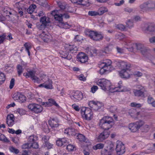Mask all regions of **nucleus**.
Here are the masks:
<instances>
[{
	"mask_svg": "<svg viewBox=\"0 0 155 155\" xmlns=\"http://www.w3.org/2000/svg\"><path fill=\"white\" fill-rule=\"evenodd\" d=\"M133 46L137 50L141 51L142 54L147 51V49L145 47L144 45L141 43H134Z\"/></svg>",
	"mask_w": 155,
	"mask_h": 155,
	"instance_id": "nucleus-19",
	"label": "nucleus"
},
{
	"mask_svg": "<svg viewBox=\"0 0 155 155\" xmlns=\"http://www.w3.org/2000/svg\"><path fill=\"white\" fill-rule=\"evenodd\" d=\"M128 113L131 117L135 119H137L140 114V112L137 111L136 110L134 109L130 110Z\"/></svg>",
	"mask_w": 155,
	"mask_h": 155,
	"instance_id": "nucleus-23",
	"label": "nucleus"
},
{
	"mask_svg": "<svg viewBox=\"0 0 155 155\" xmlns=\"http://www.w3.org/2000/svg\"><path fill=\"white\" fill-rule=\"evenodd\" d=\"M85 32L87 36L95 41H101L104 38L103 35L101 32H98L94 31L87 30Z\"/></svg>",
	"mask_w": 155,
	"mask_h": 155,
	"instance_id": "nucleus-4",
	"label": "nucleus"
},
{
	"mask_svg": "<svg viewBox=\"0 0 155 155\" xmlns=\"http://www.w3.org/2000/svg\"><path fill=\"white\" fill-rule=\"evenodd\" d=\"M104 147V144L102 143H99L97 144L95 146L93 147L94 150L101 149H102Z\"/></svg>",
	"mask_w": 155,
	"mask_h": 155,
	"instance_id": "nucleus-37",
	"label": "nucleus"
},
{
	"mask_svg": "<svg viewBox=\"0 0 155 155\" xmlns=\"http://www.w3.org/2000/svg\"><path fill=\"white\" fill-rule=\"evenodd\" d=\"M155 101L154 100L153 98L151 96H149L147 98V102L149 104H151L152 106H153V103Z\"/></svg>",
	"mask_w": 155,
	"mask_h": 155,
	"instance_id": "nucleus-52",
	"label": "nucleus"
},
{
	"mask_svg": "<svg viewBox=\"0 0 155 155\" xmlns=\"http://www.w3.org/2000/svg\"><path fill=\"white\" fill-rule=\"evenodd\" d=\"M58 6L61 9V10L64 12H67V9L65 7L66 4L64 3H62L61 2H59L58 3Z\"/></svg>",
	"mask_w": 155,
	"mask_h": 155,
	"instance_id": "nucleus-31",
	"label": "nucleus"
},
{
	"mask_svg": "<svg viewBox=\"0 0 155 155\" xmlns=\"http://www.w3.org/2000/svg\"><path fill=\"white\" fill-rule=\"evenodd\" d=\"M31 147V143H27L23 144L22 147L23 149H29Z\"/></svg>",
	"mask_w": 155,
	"mask_h": 155,
	"instance_id": "nucleus-48",
	"label": "nucleus"
},
{
	"mask_svg": "<svg viewBox=\"0 0 155 155\" xmlns=\"http://www.w3.org/2000/svg\"><path fill=\"white\" fill-rule=\"evenodd\" d=\"M13 98L15 100L22 103L25 101V97L21 93L18 92L13 95Z\"/></svg>",
	"mask_w": 155,
	"mask_h": 155,
	"instance_id": "nucleus-13",
	"label": "nucleus"
},
{
	"mask_svg": "<svg viewBox=\"0 0 155 155\" xmlns=\"http://www.w3.org/2000/svg\"><path fill=\"white\" fill-rule=\"evenodd\" d=\"M117 38L120 40L124 38V35L122 33H119L117 35Z\"/></svg>",
	"mask_w": 155,
	"mask_h": 155,
	"instance_id": "nucleus-63",
	"label": "nucleus"
},
{
	"mask_svg": "<svg viewBox=\"0 0 155 155\" xmlns=\"http://www.w3.org/2000/svg\"><path fill=\"white\" fill-rule=\"evenodd\" d=\"M60 17H61L62 18L61 22H62L63 18H65L67 19L69 18L70 16L67 13H64L62 14H60Z\"/></svg>",
	"mask_w": 155,
	"mask_h": 155,
	"instance_id": "nucleus-50",
	"label": "nucleus"
},
{
	"mask_svg": "<svg viewBox=\"0 0 155 155\" xmlns=\"http://www.w3.org/2000/svg\"><path fill=\"white\" fill-rule=\"evenodd\" d=\"M0 140L4 142H8L9 140L3 134L0 135Z\"/></svg>",
	"mask_w": 155,
	"mask_h": 155,
	"instance_id": "nucleus-44",
	"label": "nucleus"
},
{
	"mask_svg": "<svg viewBox=\"0 0 155 155\" xmlns=\"http://www.w3.org/2000/svg\"><path fill=\"white\" fill-rule=\"evenodd\" d=\"M81 112L83 117L87 120H90L93 118V113L91 110L88 108L82 107Z\"/></svg>",
	"mask_w": 155,
	"mask_h": 155,
	"instance_id": "nucleus-9",
	"label": "nucleus"
},
{
	"mask_svg": "<svg viewBox=\"0 0 155 155\" xmlns=\"http://www.w3.org/2000/svg\"><path fill=\"white\" fill-rule=\"evenodd\" d=\"M42 105L45 107L51 106L52 105H54L57 107H59L58 104L52 98L49 99L48 102H42Z\"/></svg>",
	"mask_w": 155,
	"mask_h": 155,
	"instance_id": "nucleus-15",
	"label": "nucleus"
},
{
	"mask_svg": "<svg viewBox=\"0 0 155 155\" xmlns=\"http://www.w3.org/2000/svg\"><path fill=\"white\" fill-rule=\"evenodd\" d=\"M135 123L139 129L141 126H143L144 124V121L140 120L138 121H137L135 122Z\"/></svg>",
	"mask_w": 155,
	"mask_h": 155,
	"instance_id": "nucleus-39",
	"label": "nucleus"
},
{
	"mask_svg": "<svg viewBox=\"0 0 155 155\" xmlns=\"http://www.w3.org/2000/svg\"><path fill=\"white\" fill-rule=\"evenodd\" d=\"M116 27L117 29L122 31H126L125 26L122 24H119L117 25L116 26Z\"/></svg>",
	"mask_w": 155,
	"mask_h": 155,
	"instance_id": "nucleus-41",
	"label": "nucleus"
},
{
	"mask_svg": "<svg viewBox=\"0 0 155 155\" xmlns=\"http://www.w3.org/2000/svg\"><path fill=\"white\" fill-rule=\"evenodd\" d=\"M78 61L82 63H85L88 60V57L84 53L81 52L79 53L77 56Z\"/></svg>",
	"mask_w": 155,
	"mask_h": 155,
	"instance_id": "nucleus-18",
	"label": "nucleus"
},
{
	"mask_svg": "<svg viewBox=\"0 0 155 155\" xmlns=\"http://www.w3.org/2000/svg\"><path fill=\"white\" fill-rule=\"evenodd\" d=\"M111 61L109 59H107L101 62L99 64V67L101 68L100 72L101 74H103L106 72L110 71Z\"/></svg>",
	"mask_w": 155,
	"mask_h": 155,
	"instance_id": "nucleus-5",
	"label": "nucleus"
},
{
	"mask_svg": "<svg viewBox=\"0 0 155 155\" xmlns=\"http://www.w3.org/2000/svg\"><path fill=\"white\" fill-rule=\"evenodd\" d=\"M71 99L74 101H78L81 100L83 98L82 93L79 91L75 92L71 97Z\"/></svg>",
	"mask_w": 155,
	"mask_h": 155,
	"instance_id": "nucleus-12",
	"label": "nucleus"
},
{
	"mask_svg": "<svg viewBox=\"0 0 155 155\" xmlns=\"http://www.w3.org/2000/svg\"><path fill=\"white\" fill-rule=\"evenodd\" d=\"M39 81L40 83H43L39 85V87H45L47 89H52V82L46 75L41 73L39 74Z\"/></svg>",
	"mask_w": 155,
	"mask_h": 155,
	"instance_id": "nucleus-3",
	"label": "nucleus"
},
{
	"mask_svg": "<svg viewBox=\"0 0 155 155\" xmlns=\"http://www.w3.org/2000/svg\"><path fill=\"white\" fill-rule=\"evenodd\" d=\"M58 11L55 10L52 11L51 13V14L54 16L55 20L58 21L55 22L54 24L61 28L67 29L70 28L71 26V25H69L67 23L61 22L62 18L60 17V14H58Z\"/></svg>",
	"mask_w": 155,
	"mask_h": 155,
	"instance_id": "nucleus-2",
	"label": "nucleus"
},
{
	"mask_svg": "<svg viewBox=\"0 0 155 155\" xmlns=\"http://www.w3.org/2000/svg\"><path fill=\"white\" fill-rule=\"evenodd\" d=\"M129 127L130 130L133 132H136L138 130L135 123L130 124Z\"/></svg>",
	"mask_w": 155,
	"mask_h": 155,
	"instance_id": "nucleus-29",
	"label": "nucleus"
},
{
	"mask_svg": "<svg viewBox=\"0 0 155 155\" xmlns=\"http://www.w3.org/2000/svg\"><path fill=\"white\" fill-rule=\"evenodd\" d=\"M116 150L117 153L119 155L122 154L125 151V147L124 145L120 141H117Z\"/></svg>",
	"mask_w": 155,
	"mask_h": 155,
	"instance_id": "nucleus-10",
	"label": "nucleus"
},
{
	"mask_svg": "<svg viewBox=\"0 0 155 155\" xmlns=\"http://www.w3.org/2000/svg\"><path fill=\"white\" fill-rule=\"evenodd\" d=\"M147 11L148 12H152L155 10V2L149 1L147 2Z\"/></svg>",
	"mask_w": 155,
	"mask_h": 155,
	"instance_id": "nucleus-16",
	"label": "nucleus"
},
{
	"mask_svg": "<svg viewBox=\"0 0 155 155\" xmlns=\"http://www.w3.org/2000/svg\"><path fill=\"white\" fill-rule=\"evenodd\" d=\"M41 33L39 35V38H41L44 42H47L48 41L49 36L47 35L46 32L42 30L39 31V33Z\"/></svg>",
	"mask_w": 155,
	"mask_h": 155,
	"instance_id": "nucleus-25",
	"label": "nucleus"
},
{
	"mask_svg": "<svg viewBox=\"0 0 155 155\" xmlns=\"http://www.w3.org/2000/svg\"><path fill=\"white\" fill-rule=\"evenodd\" d=\"M6 79L5 74L2 72H0V85L4 83Z\"/></svg>",
	"mask_w": 155,
	"mask_h": 155,
	"instance_id": "nucleus-35",
	"label": "nucleus"
},
{
	"mask_svg": "<svg viewBox=\"0 0 155 155\" xmlns=\"http://www.w3.org/2000/svg\"><path fill=\"white\" fill-rule=\"evenodd\" d=\"M38 138L36 136H31L28 138L29 143H32L37 140Z\"/></svg>",
	"mask_w": 155,
	"mask_h": 155,
	"instance_id": "nucleus-38",
	"label": "nucleus"
},
{
	"mask_svg": "<svg viewBox=\"0 0 155 155\" xmlns=\"http://www.w3.org/2000/svg\"><path fill=\"white\" fill-rule=\"evenodd\" d=\"M96 84L100 86L101 88L105 91H108L110 89L111 83L110 81L104 78L99 80L96 82Z\"/></svg>",
	"mask_w": 155,
	"mask_h": 155,
	"instance_id": "nucleus-7",
	"label": "nucleus"
},
{
	"mask_svg": "<svg viewBox=\"0 0 155 155\" xmlns=\"http://www.w3.org/2000/svg\"><path fill=\"white\" fill-rule=\"evenodd\" d=\"M120 89L121 92L128 91H130V89L124 86H123L122 85H120Z\"/></svg>",
	"mask_w": 155,
	"mask_h": 155,
	"instance_id": "nucleus-57",
	"label": "nucleus"
},
{
	"mask_svg": "<svg viewBox=\"0 0 155 155\" xmlns=\"http://www.w3.org/2000/svg\"><path fill=\"white\" fill-rule=\"evenodd\" d=\"M24 46L26 48V51L29 50L31 48V44L28 43H26Z\"/></svg>",
	"mask_w": 155,
	"mask_h": 155,
	"instance_id": "nucleus-59",
	"label": "nucleus"
},
{
	"mask_svg": "<svg viewBox=\"0 0 155 155\" xmlns=\"http://www.w3.org/2000/svg\"><path fill=\"white\" fill-rule=\"evenodd\" d=\"M76 134H77L75 133V130L73 128H69V135L75 136Z\"/></svg>",
	"mask_w": 155,
	"mask_h": 155,
	"instance_id": "nucleus-54",
	"label": "nucleus"
},
{
	"mask_svg": "<svg viewBox=\"0 0 155 155\" xmlns=\"http://www.w3.org/2000/svg\"><path fill=\"white\" fill-rule=\"evenodd\" d=\"M131 106L133 107L139 108L141 107L142 105L139 103H137L135 102H133L131 103Z\"/></svg>",
	"mask_w": 155,
	"mask_h": 155,
	"instance_id": "nucleus-56",
	"label": "nucleus"
},
{
	"mask_svg": "<svg viewBox=\"0 0 155 155\" xmlns=\"http://www.w3.org/2000/svg\"><path fill=\"white\" fill-rule=\"evenodd\" d=\"M107 9L104 7H101L98 10V15H101L106 12H108Z\"/></svg>",
	"mask_w": 155,
	"mask_h": 155,
	"instance_id": "nucleus-32",
	"label": "nucleus"
},
{
	"mask_svg": "<svg viewBox=\"0 0 155 155\" xmlns=\"http://www.w3.org/2000/svg\"><path fill=\"white\" fill-rule=\"evenodd\" d=\"M106 143L107 146L106 148L102 151V155H112L114 150V145L113 142L108 140L106 142Z\"/></svg>",
	"mask_w": 155,
	"mask_h": 155,
	"instance_id": "nucleus-8",
	"label": "nucleus"
},
{
	"mask_svg": "<svg viewBox=\"0 0 155 155\" xmlns=\"http://www.w3.org/2000/svg\"><path fill=\"white\" fill-rule=\"evenodd\" d=\"M118 64L120 68L122 69H129L131 65L130 64L124 61H120L118 62Z\"/></svg>",
	"mask_w": 155,
	"mask_h": 155,
	"instance_id": "nucleus-24",
	"label": "nucleus"
},
{
	"mask_svg": "<svg viewBox=\"0 0 155 155\" xmlns=\"http://www.w3.org/2000/svg\"><path fill=\"white\" fill-rule=\"evenodd\" d=\"M26 77H30L32 80H34L35 82H38V78L37 76H36V73L35 71H28V73H26L25 75Z\"/></svg>",
	"mask_w": 155,
	"mask_h": 155,
	"instance_id": "nucleus-21",
	"label": "nucleus"
},
{
	"mask_svg": "<svg viewBox=\"0 0 155 155\" xmlns=\"http://www.w3.org/2000/svg\"><path fill=\"white\" fill-rule=\"evenodd\" d=\"M58 120L56 117H50L48 120L49 125L52 128L57 127L59 126Z\"/></svg>",
	"mask_w": 155,
	"mask_h": 155,
	"instance_id": "nucleus-14",
	"label": "nucleus"
},
{
	"mask_svg": "<svg viewBox=\"0 0 155 155\" xmlns=\"http://www.w3.org/2000/svg\"><path fill=\"white\" fill-rule=\"evenodd\" d=\"M77 50V47L66 44L64 45L63 50L60 51V53L62 58L69 60L72 58V56L69 53H75Z\"/></svg>",
	"mask_w": 155,
	"mask_h": 155,
	"instance_id": "nucleus-1",
	"label": "nucleus"
},
{
	"mask_svg": "<svg viewBox=\"0 0 155 155\" xmlns=\"http://www.w3.org/2000/svg\"><path fill=\"white\" fill-rule=\"evenodd\" d=\"M120 89V85L115 87H113L112 86L110 87V89L109 90L110 92H121Z\"/></svg>",
	"mask_w": 155,
	"mask_h": 155,
	"instance_id": "nucleus-33",
	"label": "nucleus"
},
{
	"mask_svg": "<svg viewBox=\"0 0 155 155\" xmlns=\"http://www.w3.org/2000/svg\"><path fill=\"white\" fill-rule=\"evenodd\" d=\"M49 137V136L46 135L43 136L42 137L41 141L43 143V144L46 143L48 141Z\"/></svg>",
	"mask_w": 155,
	"mask_h": 155,
	"instance_id": "nucleus-42",
	"label": "nucleus"
},
{
	"mask_svg": "<svg viewBox=\"0 0 155 155\" xmlns=\"http://www.w3.org/2000/svg\"><path fill=\"white\" fill-rule=\"evenodd\" d=\"M145 91L137 90L136 89H134L133 92L134 95L136 96L143 97L144 96V93Z\"/></svg>",
	"mask_w": 155,
	"mask_h": 155,
	"instance_id": "nucleus-27",
	"label": "nucleus"
},
{
	"mask_svg": "<svg viewBox=\"0 0 155 155\" xmlns=\"http://www.w3.org/2000/svg\"><path fill=\"white\" fill-rule=\"evenodd\" d=\"M93 104V107H94L95 110H98L99 109H100L103 106V104L100 103L99 102H95L94 101H91L89 102V104Z\"/></svg>",
	"mask_w": 155,
	"mask_h": 155,
	"instance_id": "nucleus-26",
	"label": "nucleus"
},
{
	"mask_svg": "<svg viewBox=\"0 0 155 155\" xmlns=\"http://www.w3.org/2000/svg\"><path fill=\"white\" fill-rule=\"evenodd\" d=\"M112 46L110 45H108L105 47L103 51L106 53H107L112 50Z\"/></svg>",
	"mask_w": 155,
	"mask_h": 155,
	"instance_id": "nucleus-46",
	"label": "nucleus"
},
{
	"mask_svg": "<svg viewBox=\"0 0 155 155\" xmlns=\"http://www.w3.org/2000/svg\"><path fill=\"white\" fill-rule=\"evenodd\" d=\"M9 150L11 152L15 153V154H17L19 152V150L18 149H16L13 147H10Z\"/></svg>",
	"mask_w": 155,
	"mask_h": 155,
	"instance_id": "nucleus-53",
	"label": "nucleus"
},
{
	"mask_svg": "<svg viewBox=\"0 0 155 155\" xmlns=\"http://www.w3.org/2000/svg\"><path fill=\"white\" fill-rule=\"evenodd\" d=\"M28 108L31 110L36 114L39 113V105L35 103L30 104L28 106Z\"/></svg>",
	"mask_w": 155,
	"mask_h": 155,
	"instance_id": "nucleus-20",
	"label": "nucleus"
},
{
	"mask_svg": "<svg viewBox=\"0 0 155 155\" xmlns=\"http://www.w3.org/2000/svg\"><path fill=\"white\" fill-rule=\"evenodd\" d=\"M147 2L143 3V4H141L140 6V8L142 10H143L145 8H146V9L147 10Z\"/></svg>",
	"mask_w": 155,
	"mask_h": 155,
	"instance_id": "nucleus-62",
	"label": "nucleus"
},
{
	"mask_svg": "<svg viewBox=\"0 0 155 155\" xmlns=\"http://www.w3.org/2000/svg\"><path fill=\"white\" fill-rule=\"evenodd\" d=\"M41 129L45 133H48L50 131V129L48 128V126L45 122H42L41 124Z\"/></svg>",
	"mask_w": 155,
	"mask_h": 155,
	"instance_id": "nucleus-28",
	"label": "nucleus"
},
{
	"mask_svg": "<svg viewBox=\"0 0 155 155\" xmlns=\"http://www.w3.org/2000/svg\"><path fill=\"white\" fill-rule=\"evenodd\" d=\"M75 146L72 144H70L67 145L66 149L69 151L74 150L75 148Z\"/></svg>",
	"mask_w": 155,
	"mask_h": 155,
	"instance_id": "nucleus-49",
	"label": "nucleus"
},
{
	"mask_svg": "<svg viewBox=\"0 0 155 155\" xmlns=\"http://www.w3.org/2000/svg\"><path fill=\"white\" fill-rule=\"evenodd\" d=\"M14 123V120H10L7 119V124L8 126L11 127L12 126Z\"/></svg>",
	"mask_w": 155,
	"mask_h": 155,
	"instance_id": "nucleus-58",
	"label": "nucleus"
},
{
	"mask_svg": "<svg viewBox=\"0 0 155 155\" xmlns=\"http://www.w3.org/2000/svg\"><path fill=\"white\" fill-rule=\"evenodd\" d=\"M16 68L18 75L20 76L23 73L24 69L22 66L20 64H18L17 65Z\"/></svg>",
	"mask_w": 155,
	"mask_h": 155,
	"instance_id": "nucleus-34",
	"label": "nucleus"
},
{
	"mask_svg": "<svg viewBox=\"0 0 155 155\" xmlns=\"http://www.w3.org/2000/svg\"><path fill=\"white\" fill-rule=\"evenodd\" d=\"M147 29L150 32L153 31L155 30V25L152 24H150L148 26Z\"/></svg>",
	"mask_w": 155,
	"mask_h": 155,
	"instance_id": "nucleus-36",
	"label": "nucleus"
},
{
	"mask_svg": "<svg viewBox=\"0 0 155 155\" xmlns=\"http://www.w3.org/2000/svg\"><path fill=\"white\" fill-rule=\"evenodd\" d=\"M39 5L45 7L46 6L47 2L46 0H39Z\"/></svg>",
	"mask_w": 155,
	"mask_h": 155,
	"instance_id": "nucleus-60",
	"label": "nucleus"
},
{
	"mask_svg": "<svg viewBox=\"0 0 155 155\" xmlns=\"http://www.w3.org/2000/svg\"><path fill=\"white\" fill-rule=\"evenodd\" d=\"M15 80L14 78H12L11 80L9 85V88L10 89H12L13 87L15 84Z\"/></svg>",
	"mask_w": 155,
	"mask_h": 155,
	"instance_id": "nucleus-61",
	"label": "nucleus"
},
{
	"mask_svg": "<svg viewBox=\"0 0 155 155\" xmlns=\"http://www.w3.org/2000/svg\"><path fill=\"white\" fill-rule=\"evenodd\" d=\"M36 6L35 5H32L30 6L29 8L28 9L27 12L30 14L32 13H36V12H35V10L36 8Z\"/></svg>",
	"mask_w": 155,
	"mask_h": 155,
	"instance_id": "nucleus-30",
	"label": "nucleus"
},
{
	"mask_svg": "<svg viewBox=\"0 0 155 155\" xmlns=\"http://www.w3.org/2000/svg\"><path fill=\"white\" fill-rule=\"evenodd\" d=\"M110 134L109 131H107L104 130L103 131L100 133L97 138V140L98 142H102L107 138Z\"/></svg>",
	"mask_w": 155,
	"mask_h": 155,
	"instance_id": "nucleus-11",
	"label": "nucleus"
},
{
	"mask_svg": "<svg viewBox=\"0 0 155 155\" xmlns=\"http://www.w3.org/2000/svg\"><path fill=\"white\" fill-rule=\"evenodd\" d=\"M130 71L128 69H122L120 72V75L122 78H127L130 77Z\"/></svg>",
	"mask_w": 155,
	"mask_h": 155,
	"instance_id": "nucleus-22",
	"label": "nucleus"
},
{
	"mask_svg": "<svg viewBox=\"0 0 155 155\" xmlns=\"http://www.w3.org/2000/svg\"><path fill=\"white\" fill-rule=\"evenodd\" d=\"M5 37L6 36L5 35L3 34L0 35V44L3 43Z\"/></svg>",
	"mask_w": 155,
	"mask_h": 155,
	"instance_id": "nucleus-64",
	"label": "nucleus"
},
{
	"mask_svg": "<svg viewBox=\"0 0 155 155\" xmlns=\"http://www.w3.org/2000/svg\"><path fill=\"white\" fill-rule=\"evenodd\" d=\"M61 139L62 143V146L64 147L67 145L68 143L67 139L66 138H63Z\"/></svg>",
	"mask_w": 155,
	"mask_h": 155,
	"instance_id": "nucleus-55",
	"label": "nucleus"
},
{
	"mask_svg": "<svg viewBox=\"0 0 155 155\" xmlns=\"http://www.w3.org/2000/svg\"><path fill=\"white\" fill-rule=\"evenodd\" d=\"M127 26L129 28H131L133 27L134 26V24L133 22L129 20L126 22Z\"/></svg>",
	"mask_w": 155,
	"mask_h": 155,
	"instance_id": "nucleus-51",
	"label": "nucleus"
},
{
	"mask_svg": "<svg viewBox=\"0 0 155 155\" xmlns=\"http://www.w3.org/2000/svg\"><path fill=\"white\" fill-rule=\"evenodd\" d=\"M40 22L41 24V28L43 27L44 28L48 25V23L50 22L49 18L48 17H46L45 15H44L40 18Z\"/></svg>",
	"mask_w": 155,
	"mask_h": 155,
	"instance_id": "nucleus-17",
	"label": "nucleus"
},
{
	"mask_svg": "<svg viewBox=\"0 0 155 155\" xmlns=\"http://www.w3.org/2000/svg\"><path fill=\"white\" fill-rule=\"evenodd\" d=\"M88 15L92 16H95L98 15V12L93 11H90L88 12Z\"/></svg>",
	"mask_w": 155,
	"mask_h": 155,
	"instance_id": "nucleus-43",
	"label": "nucleus"
},
{
	"mask_svg": "<svg viewBox=\"0 0 155 155\" xmlns=\"http://www.w3.org/2000/svg\"><path fill=\"white\" fill-rule=\"evenodd\" d=\"M53 145L50 143L48 141L46 143L43 144L42 146V147H47L48 149H51L52 148Z\"/></svg>",
	"mask_w": 155,
	"mask_h": 155,
	"instance_id": "nucleus-45",
	"label": "nucleus"
},
{
	"mask_svg": "<svg viewBox=\"0 0 155 155\" xmlns=\"http://www.w3.org/2000/svg\"><path fill=\"white\" fill-rule=\"evenodd\" d=\"M107 117H104L102 119L100 120L99 125L101 128L104 129V130L108 131V130L111 128L113 124L112 120Z\"/></svg>",
	"mask_w": 155,
	"mask_h": 155,
	"instance_id": "nucleus-6",
	"label": "nucleus"
},
{
	"mask_svg": "<svg viewBox=\"0 0 155 155\" xmlns=\"http://www.w3.org/2000/svg\"><path fill=\"white\" fill-rule=\"evenodd\" d=\"M76 136L77 139H78L80 141H84L85 140V137L82 134H77Z\"/></svg>",
	"mask_w": 155,
	"mask_h": 155,
	"instance_id": "nucleus-40",
	"label": "nucleus"
},
{
	"mask_svg": "<svg viewBox=\"0 0 155 155\" xmlns=\"http://www.w3.org/2000/svg\"><path fill=\"white\" fill-rule=\"evenodd\" d=\"M98 52L99 51L94 48L91 49L90 51L91 56L94 54L96 55H97Z\"/></svg>",
	"mask_w": 155,
	"mask_h": 155,
	"instance_id": "nucleus-47",
	"label": "nucleus"
}]
</instances>
